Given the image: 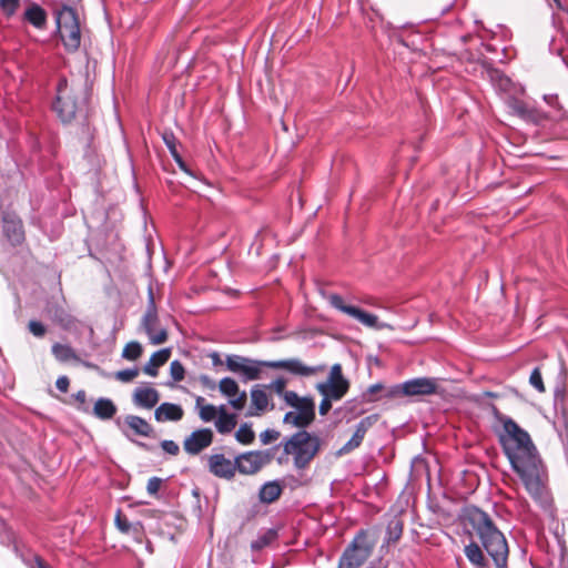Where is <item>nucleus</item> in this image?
Returning <instances> with one entry per match:
<instances>
[{"mask_svg":"<svg viewBox=\"0 0 568 568\" xmlns=\"http://www.w3.org/2000/svg\"><path fill=\"white\" fill-rule=\"evenodd\" d=\"M327 300L332 307L357 320L361 324H363L367 327L377 328V329H382V328L386 327V324L378 323V317L376 315H374L372 313H367V312L361 310L359 307L346 305L344 303L343 297L338 294H329L327 296Z\"/></svg>","mask_w":568,"mask_h":568,"instance_id":"13","label":"nucleus"},{"mask_svg":"<svg viewBox=\"0 0 568 568\" xmlns=\"http://www.w3.org/2000/svg\"><path fill=\"white\" fill-rule=\"evenodd\" d=\"M125 436L135 443L139 446H142L146 449H154L155 445H149L146 443H143L140 440L141 437H153L154 436V428H125L124 432Z\"/></svg>","mask_w":568,"mask_h":568,"instance_id":"29","label":"nucleus"},{"mask_svg":"<svg viewBox=\"0 0 568 568\" xmlns=\"http://www.w3.org/2000/svg\"><path fill=\"white\" fill-rule=\"evenodd\" d=\"M464 552L469 562L476 568H489L488 560L477 542L471 541L465 546Z\"/></svg>","mask_w":568,"mask_h":568,"instance_id":"24","label":"nucleus"},{"mask_svg":"<svg viewBox=\"0 0 568 568\" xmlns=\"http://www.w3.org/2000/svg\"><path fill=\"white\" fill-rule=\"evenodd\" d=\"M219 415L215 418V426H236V415L230 413L225 405L219 406Z\"/></svg>","mask_w":568,"mask_h":568,"instance_id":"32","label":"nucleus"},{"mask_svg":"<svg viewBox=\"0 0 568 568\" xmlns=\"http://www.w3.org/2000/svg\"><path fill=\"white\" fill-rule=\"evenodd\" d=\"M138 375H139L138 368H128V369L119 371L115 374V377H116V379H119L121 382L129 383V382L133 381Z\"/></svg>","mask_w":568,"mask_h":568,"instance_id":"42","label":"nucleus"},{"mask_svg":"<svg viewBox=\"0 0 568 568\" xmlns=\"http://www.w3.org/2000/svg\"><path fill=\"white\" fill-rule=\"evenodd\" d=\"M280 432L275 428H267L261 434V440L263 444H270L280 437Z\"/></svg>","mask_w":568,"mask_h":568,"instance_id":"46","label":"nucleus"},{"mask_svg":"<svg viewBox=\"0 0 568 568\" xmlns=\"http://www.w3.org/2000/svg\"><path fill=\"white\" fill-rule=\"evenodd\" d=\"M213 437L211 428H196L184 438L183 449L189 455H199L213 443Z\"/></svg>","mask_w":568,"mask_h":568,"instance_id":"15","label":"nucleus"},{"mask_svg":"<svg viewBox=\"0 0 568 568\" xmlns=\"http://www.w3.org/2000/svg\"><path fill=\"white\" fill-rule=\"evenodd\" d=\"M221 394L229 398V404L235 410H242L247 403V394L245 390L240 392L239 384L231 377H224L219 383Z\"/></svg>","mask_w":568,"mask_h":568,"instance_id":"16","label":"nucleus"},{"mask_svg":"<svg viewBox=\"0 0 568 568\" xmlns=\"http://www.w3.org/2000/svg\"><path fill=\"white\" fill-rule=\"evenodd\" d=\"M498 438L529 495L546 506L548 493L542 479V464L529 434L523 428H498Z\"/></svg>","mask_w":568,"mask_h":568,"instance_id":"1","label":"nucleus"},{"mask_svg":"<svg viewBox=\"0 0 568 568\" xmlns=\"http://www.w3.org/2000/svg\"><path fill=\"white\" fill-rule=\"evenodd\" d=\"M322 402L320 404V407H318V410H320V414L321 415H326L331 408H332V403L333 402H337L338 399L337 398H329L328 396H322Z\"/></svg>","mask_w":568,"mask_h":568,"instance_id":"49","label":"nucleus"},{"mask_svg":"<svg viewBox=\"0 0 568 568\" xmlns=\"http://www.w3.org/2000/svg\"><path fill=\"white\" fill-rule=\"evenodd\" d=\"M173 159L176 160L178 158H180L181 155L179 154L178 150H176V145L173 148V149H169Z\"/></svg>","mask_w":568,"mask_h":568,"instance_id":"59","label":"nucleus"},{"mask_svg":"<svg viewBox=\"0 0 568 568\" xmlns=\"http://www.w3.org/2000/svg\"><path fill=\"white\" fill-rule=\"evenodd\" d=\"M211 359H212V364L214 366H217V365H222V359L220 357V354L214 352L210 355Z\"/></svg>","mask_w":568,"mask_h":568,"instance_id":"55","label":"nucleus"},{"mask_svg":"<svg viewBox=\"0 0 568 568\" xmlns=\"http://www.w3.org/2000/svg\"><path fill=\"white\" fill-rule=\"evenodd\" d=\"M268 367L274 369H284L297 376H313L325 369L324 365L307 366L298 358H288L280 361H256L250 358V363L243 365L240 375L244 381H255L260 378L261 368Z\"/></svg>","mask_w":568,"mask_h":568,"instance_id":"5","label":"nucleus"},{"mask_svg":"<svg viewBox=\"0 0 568 568\" xmlns=\"http://www.w3.org/2000/svg\"><path fill=\"white\" fill-rule=\"evenodd\" d=\"M246 363H250V358L240 355H227L225 358L226 368L235 374H240Z\"/></svg>","mask_w":568,"mask_h":568,"instance_id":"34","label":"nucleus"},{"mask_svg":"<svg viewBox=\"0 0 568 568\" xmlns=\"http://www.w3.org/2000/svg\"><path fill=\"white\" fill-rule=\"evenodd\" d=\"M286 385H287V382L285 378L283 377H278L274 381H272L270 384L267 385H263L264 387H266V390H273L275 394L280 395L283 400L285 402V394H287L290 390H286Z\"/></svg>","mask_w":568,"mask_h":568,"instance_id":"37","label":"nucleus"},{"mask_svg":"<svg viewBox=\"0 0 568 568\" xmlns=\"http://www.w3.org/2000/svg\"><path fill=\"white\" fill-rule=\"evenodd\" d=\"M26 3L27 8L23 12L22 19L36 29H44L48 21L47 11L40 4L31 0H26Z\"/></svg>","mask_w":568,"mask_h":568,"instance_id":"20","label":"nucleus"},{"mask_svg":"<svg viewBox=\"0 0 568 568\" xmlns=\"http://www.w3.org/2000/svg\"><path fill=\"white\" fill-rule=\"evenodd\" d=\"M161 447L163 448V450L165 453L173 455V456L178 455L180 452L179 445L173 440H163L161 443Z\"/></svg>","mask_w":568,"mask_h":568,"instance_id":"48","label":"nucleus"},{"mask_svg":"<svg viewBox=\"0 0 568 568\" xmlns=\"http://www.w3.org/2000/svg\"><path fill=\"white\" fill-rule=\"evenodd\" d=\"M255 435L253 428H239L236 432V438L243 444H250L254 439Z\"/></svg>","mask_w":568,"mask_h":568,"instance_id":"44","label":"nucleus"},{"mask_svg":"<svg viewBox=\"0 0 568 568\" xmlns=\"http://www.w3.org/2000/svg\"><path fill=\"white\" fill-rule=\"evenodd\" d=\"M3 233L12 244H20L24 240L22 221L13 213H6L2 217Z\"/></svg>","mask_w":568,"mask_h":568,"instance_id":"19","label":"nucleus"},{"mask_svg":"<svg viewBox=\"0 0 568 568\" xmlns=\"http://www.w3.org/2000/svg\"><path fill=\"white\" fill-rule=\"evenodd\" d=\"M126 426H148L146 422L134 415H128L124 419Z\"/></svg>","mask_w":568,"mask_h":568,"instance_id":"50","label":"nucleus"},{"mask_svg":"<svg viewBox=\"0 0 568 568\" xmlns=\"http://www.w3.org/2000/svg\"><path fill=\"white\" fill-rule=\"evenodd\" d=\"M268 462V455L261 452L245 453L235 458L236 470L245 475L257 473Z\"/></svg>","mask_w":568,"mask_h":568,"instance_id":"17","label":"nucleus"},{"mask_svg":"<svg viewBox=\"0 0 568 568\" xmlns=\"http://www.w3.org/2000/svg\"><path fill=\"white\" fill-rule=\"evenodd\" d=\"M171 356V351L169 348L160 349L153 353L149 359V362L144 365L143 372L150 376L158 375V367L164 365Z\"/></svg>","mask_w":568,"mask_h":568,"instance_id":"23","label":"nucleus"},{"mask_svg":"<svg viewBox=\"0 0 568 568\" xmlns=\"http://www.w3.org/2000/svg\"><path fill=\"white\" fill-rule=\"evenodd\" d=\"M175 162L179 164L180 169H182L183 171L187 172L186 165H185V163H184V161L182 160V158H181V156H180V158H178V159L175 160Z\"/></svg>","mask_w":568,"mask_h":568,"instance_id":"58","label":"nucleus"},{"mask_svg":"<svg viewBox=\"0 0 568 568\" xmlns=\"http://www.w3.org/2000/svg\"><path fill=\"white\" fill-rule=\"evenodd\" d=\"M207 468L215 477L231 479L236 471L235 459H229L223 454H213L207 458Z\"/></svg>","mask_w":568,"mask_h":568,"instance_id":"18","label":"nucleus"},{"mask_svg":"<svg viewBox=\"0 0 568 568\" xmlns=\"http://www.w3.org/2000/svg\"><path fill=\"white\" fill-rule=\"evenodd\" d=\"M142 346L139 342H130L128 343L123 351H122V357L129 361H135L142 355Z\"/></svg>","mask_w":568,"mask_h":568,"instance_id":"35","label":"nucleus"},{"mask_svg":"<svg viewBox=\"0 0 568 568\" xmlns=\"http://www.w3.org/2000/svg\"><path fill=\"white\" fill-rule=\"evenodd\" d=\"M438 390V383L433 377H416L408 379L404 383L397 384L388 388L385 397H413V396H427L436 394Z\"/></svg>","mask_w":568,"mask_h":568,"instance_id":"10","label":"nucleus"},{"mask_svg":"<svg viewBox=\"0 0 568 568\" xmlns=\"http://www.w3.org/2000/svg\"><path fill=\"white\" fill-rule=\"evenodd\" d=\"M320 447V438L307 433L304 428L292 435L283 444L284 453L293 456L294 466L297 469L306 468L318 453Z\"/></svg>","mask_w":568,"mask_h":568,"instance_id":"6","label":"nucleus"},{"mask_svg":"<svg viewBox=\"0 0 568 568\" xmlns=\"http://www.w3.org/2000/svg\"><path fill=\"white\" fill-rule=\"evenodd\" d=\"M246 363H250V358L240 355H227L225 358L226 368L235 374H240Z\"/></svg>","mask_w":568,"mask_h":568,"instance_id":"33","label":"nucleus"},{"mask_svg":"<svg viewBox=\"0 0 568 568\" xmlns=\"http://www.w3.org/2000/svg\"><path fill=\"white\" fill-rule=\"evenodd\" d=\"M163 140H164L168 149H173L175 146V136L173 133H164Z\"/></svg>","mask_w":568,"mask_h":568,"instance_id":"53","label":"nucleus"},{"mask_svg":"<svg viewBox=\"0 0 568 568\" xmlns=\"http://www.w3.org/2000/svg\"><path fill=\"white\" fill-rule=\"evenodd\" d=\"M133 397L135 404L145 408H152L159 402V393L152 387L138 388Z\"/></svg>","mask_w":568,"mask_h":568,"instance_id":"25","label":"nucleus"},{"mask_svg":"<svg viewBox=\"0 0 568 568\" xmlns=\"http://www.w3.org/2000/svg\"><path fill=\"white\" fill-rule=\"evenodd\" d=\"M154 416L159 423L178 422L183 416V409L176 404L164 403L155 409Z\"/></svg>","mask_w":568,"mask_h":568,"instance_id":"22","label":"nucleus"},{"mask_svg":"<svg viewBox=\"0 0 568 568\" xmlns=\"http://www.w3.org/2000/svg\"><path fill=\"white\" fill-rule=\"evenodd\" d=\"M529 383L539 393H544L545 392V385H544V382H542L541 373H540L538 367H536L531 372L530 377H529Z\"/></svg>","mask_w":568,"mask_h":568,"instance_id":"40","label":"nucleus"},{"mask_svg":"<svg viewBox=\"0 0 568 568\" xmlns=\"http://www.w3.org/2000/svg\"><path fill=\"white\" fill-rule=\"evenodd\" d=\"M273 408L274 404L266 390V387L261 384L254 385L250 392V406L245 413V416H262Z\"/></svg>","mask_w":568,"mask_h":568,"instance_id":"14","label":"nucleus"},{"mask_svg":"<svg viewBox=\"0 0 568 568\" xmlns=\"http://www.w3.org/2000/svg\"><path fill=\"white\" fill-rule=\"evenodd\" d=\"M376 539L367 531L361 530L346 547L339 558L337 568H358L372 555Z\"/></svg>","mask_w":568,"mask_h":568,"instance_id":"8","label":"nucleus"},{"mask_svg":"<svg viewBox=\"0 0 568 568\" xmlns=\"http://www.w3.org/2000/svg\"><path fill=\"white\" fill-rule=\"evenodd\" d=\"M21 0H0V10L2 14L10 19L20 8Z\"/></svg>","mask_w":568,"mask_h":568,"instance_id":"36","label":"nucleus"},{"mask_svg":"<svg viewBox=\"0 0 568 568\" xmlns=\"http://www.w3.org/2000/svg\"><path fill=\"white\" fill-rule=\"evenodd\" d=\"M82 396H85V393H81V395H79V398H82Z\"/></svg>","mask_w":568,"mask_h":568,"instance_id":"62","label":"nucleus"},{"mask_svg":"<svg viewBox=\"0 0 568 568\" xmlns=\"http://www.w3.org/2000/svg\"><path fill=\"white\" fill-rule=\"evenodd\" d=\"M199 379L202 386H204L205 388L211 390L215 389L216 383L207 375H201Z\"/></svg>","mask_w":568,"mask_h":568,"instance_id":"52","label":"nucleus"},{"mask_svg":"<svg viewBox=\"0 0 568 568\" xmlns=\"http://www.w3.org/2000/svg\"><path fill=\"white\" fill-rule=\"evenodd\" d=\"M385 389V386L382 384V383H376V384H373L371 385L366 393L364 394V396L368 399V400H376L378 399V394L381 392H383Z\"/></svg>","mask_w":568,"mask_h":568,"instance_id":"45","label":"nucleus"},{"mask_svg":"<svg viewBox=\"0 0 568 568\" xmlns=\"http://www.w3.org/2000/svg\"><path fill=\"white\" fill-rule=\"evenodd\" d=\"M141 326L152 345H160L168 341V331L160 324L152 288L149 290L146 311L142 317Z\"/></svg>","mask_w":568,"mask_h":568,"instance_id":"11","label":"nucleus"},{"mask_svg":"<svg viewBox=\"0 0 568 568\" xmlns=\"http://www.w3.org/2000/svg\"><path fill=\"white\" fill-rule=\"evenodd\" d=\"M469 521L478 537L481 547L493 559L496 568H508V544L505 535L498 529L487 513L475 509L470 513Z\"/></svg>","mask_w":568,"mask_h":568,"instance_id":"3","label":"nucleus"},{"mask_svg":"<svg viewBox=\"0 0 568 568\" xmlns=\"http://www.w3.org/2000/svg\"><path fill=\"white\" fill-rule=\"evenodd\" d=\"M316 389L322 396L341 400L349 389V381L344 377L342 365L334 364L326 381L318 383Z\"/></svg>","mask_w":568,"mask_h":568,"instance_id":"12","label":"nucleus"},{"mask_svg":"<svg viewBox=\"0 0 568 568\" xmlns=\"http://www.w3.org/2000/svg\"><path fill=\"white\" fill-rule=\"evenodd\" d=\"M471 402L477 404L487 416L493 417L495 426H518L515 417L520 400L516 393L483 392L474 394Z\"/></svg>","mask_w":568,"mask_h":568,"instance_id":"4","label":"nucleus"},{"mask_svg":"<svg viewBox=\"0 0 568 568\" xmlns=\"http://www.w3.org/2000/svg\"><path fill=\"white\" fill-rule=\"evenodd\" d=\"M544 100L551 106L558 105V97L557 95H545Z\"/></svg>","mask_w":568,"mask_h":568,"instance_id":"54","label":"nucleus"},{"mask_svg":"<svg viewBox=\"0 0 568 568\" xmlns=\"http://www.w3.org/2000/svg\"><path fill=\"white\" fill-rule=\"evenodd\" d=\"M282 490V486L278 481H267L260 489V501L263 504H272L280 498Z\"/></svg>","mask_w":568,"mask_h":568,"instance_id":"26","label":"nucleus"},{"mask_svg":"<svg viewBox=\"0 0 568 568\" xmlns=\"http://www.w3.org/2000/svg\"><path fill=\"white\" fill-rule=\"evenodd\" d=\"M170 374L174 382H181L184 379L185 369L180 361L171 362Z\"/></svg>","mask_w":568,"mask_h":568,"instance_id":"38","label":"nucleus"},{"mask_svg":"<svg viewBox=\"0 0 568 568\" xmlns=\"http://www.w3.org/2000/svg\"><path fill=\"white\" fill-rule=\"evenodd\" d=\"M292 410L284 415L283 422L293 426H310L315 418V403L310 396H300L296 392L285 394V402Z\"/></svg>","mask_w":568,"mask_h":568,"instance_id":"9","label":"nucleus"},{"mask_svg":"<svg viewBox=\"0 0 568 568\" xmlns=\"http://www.w3.org/2000/svg\"><path fill=\"white\" fill-rule=\"evenodd\" d=\"M52 354L55 357V359L60 363H67L70 361H79V357L75 353V351L67 344L61 343H54L52 345Z\"/></svg>","mask_w":568,"mask_h":568,"instance_id":"30","label":"nucleus"},{"mask_svg":"<svg viewBox=\"0 0 568 568\" xmlns=\"http://www.w3.org/2000/svg\"><path fill=\"white\" fill-rule=\"evenodd\" d=\"M69 385L70 381L67 376H60L55 382L57 388L62 393L68 392Z\"/></svg>","mask_w":568,"mask_h":568,"instance_id":"51","label":"nucleus"},{"mask_svg":"<svg viewBox=\"0 0 568 568\" xmlns=\"http://www.w3.org/2000/svg\"><path fill=\"white\" fill-rule=\"evenodd\" d=\"M231 429H232V428H224V427L219 428V430H220L221 433H225V432H229V430H231Z\"/></svg>","mask_w":568,"mask_h":568,"instance_id":"60","label":"nucleus"},{"mask_svg":"<svg viewBox=\"0 0 568 568\" xmlns=\"http://www.w3.org/2000/svg\"><path fill=\"white\" fill-rule=\"evenodd\" d=\"M162 485V479L159 477H151L146 485V490L150 495H155Z\"/></svg>","mask_w":568,"mask_h":568,"instance_id":"47","label":"nucleus"},{"mask_svg":"<svg viewBox=\"0 0 568 568\" xmlns=\"http://www.w3.org/2000/svg\"><path fill=\"white\" fill-rule=\"evenodd\" d=\"M55 21L65 50L75 52L81 45V28L77 11L69 6H62L55 11Z\"/></svg>","mask_w":568,"mask_h":568,"instance_id":"7","label":"nucleus"},{"mask_svg":"<svg viewBox=\"0 0 568 568\" xmlns=\"http://www.w3.org/2000/svg\"><path fill=\"white\" fill-rule=\"evenodd\" d=\"M195 406L199 409L200 418L204 423L215 422V418L219 415V410H217L219 407H216L214 405H211V404H206L205 399L203 397H197L196 398V405Z\"/></svg>","mask_w":568,"mask_h":568,"instance_id":"31","label":"nucleus"},{"mask_svg":"<svg viewBox=\"0 0 568 568\" xmlns=\"http://www.w3.org/2000/svg\"><path fill=\"white\" fill-rule=\"evenodd\" d=\"M29 332L36 337H43L47 333V327L39 321H30L28 324Z\"/></svg>","mask_w":568,"mask_h":568,"instance_id":"41","label":"nucleus"},{"mask_svg":"<svg viewBox=\"0 0 568 568\" xmlns=\"http://www.w3.org/2000/svg\"><path fill=\"white\" fill-rule=\"evenodd\" d=\"M507 105L513 113H515L516 115L526 121L538 123L544 119V115L540 111L530 108L527 103H525L521 100L511 98L507 101Z\"/></svg>","mask_w":568,"mask_h":568,"instance_id":"21","label":"nucleus"},{"mask_svg":"<svg viewBox=\"0 0 568 568\" xmlns=\"http://www.w3.org/2000/svg\"><path fill=\"white\" fill-rule=\"evenodd\" d=\"M93 413L100 419L105 420L115 415L116 407L111 399L101 397L95 402Z\"/></svg>","mask_w":568,"mask_h":568,"instance_id":"28","label":"nucleus"},{"mask_svg":"<svg viewBox=\"0 0 568 568\" xmlns=\"http://www.w3.org/2000/svg\"><path fill=\"white\" fill-rule=\"evenodd\" d=\"M366 434V428H356L352 438L334 453L335 458L347 455L361 446Z\"/></svg>","mask_w":568,"mask_h":568,"instance_id":"27","label":"nucleus"},{"mask_svg":"<svg viewBox=\"0 0 568 568\" xmlns=\"http://www.w3.org/2000/svg\"><path fill=\"white\" fill-rule=\"evenodd\" d=\"M266 544H267V540H266V539H260V540H257V541L253 542V544H252V547H253L254 549H260V548H262V547H263L264 545H266Z\"/></svg>","mask_w":568,"mask_h":568,"instance_id":"57","label":"nucleus"},{"mask_svg":"<svg viewBox=\"0 0 568 568\" xmlns=\"http://www.w3.org/2000/svg\"><path fill=\"white\" fill-rule=\"evenodd\" d=\"M402 530H403L402 523L399 520H392L387 527L388 540L389 541L398 540L402 535Z\"/></svg>","mask_w":568,"mask_h":568,"instance_id":"39","label":"nucleus"},{"mask_svg":"<svg viewBox=\"0 0 568 568\" xmlns=\"http://www.w3.org/2000/svg\"><path fill=\"white\" fill-rule=\"evenodd\" d=\"M34 566L32 568H50L41 558L37 557L34 560Z\"/></svg>","mask_w":568,"mask_h":568,"instance_id":"56","label":"nucleus"},{"mask_svg":"<svg viewBox=\"0 0 568 568\" xmlns=\"http://www.w3.org/2000/svg\"><path fill=\"white\" fill-rule=\"evenodd\" d=\"M357 426H365V420H361Z\"/></svg>","mask_w":568,"mask_h":568,"instance_id":"61","label":"nucleus"},{"mask_svg":"<svg viewBox=\"0 0 568 568\" xmlns=\"http://www.w3.org/2000/svg\"><path fill=\"white\" fill-rule=\"evenodd\" d=\"M82 396H85V393H81V395H79V398H82Z\"/></svg>","mask_w":568,"mask_h":568,"instance_id":"63","label":"nucleus"},{"mask_svg":"<svg viewBox=\"0 0 568 568\" xmlns=\"http://www.w3.org/2000/svg\"><path fill=\"white\" fill-rule=\"evenodd\" d=\"M89 95L90 87L87 77H78L70 82L62 78L57 87L53 110L62 122H71L77 115L85 114Z\"/></svg>","mask_w":568,"mask_h":568,"instance_id":"2","label":"nucleus"},{"mask_svg":"<svg viewBox=\"0 0 568 568\" xmlns=\"http://www.w3.org/2000/svg\"><path fill=\"white\" fill-rule=\"evenodd\" d=\"M115 526L118 529L124 534L130 532L132 529V524L121 514L119 510L115 516Z\"/></svg>","mask_w":568,"mask_h":568,"instance_id":"43","label":"nucleus"}]
</instances>
